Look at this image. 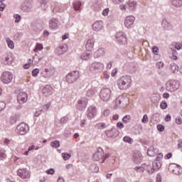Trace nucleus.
I'll use <instances>...</instances> for the list:
<instances>
[{
	"instance_id": "1",
	"label": "nucleus",
	"mask_w": 182,
	"mask_h": 182,
	"mask_svg": "<svg viewBox=\"0 0 182 182\" xmlns=\"http://www.w3.org/2000/svg\"><path fill=\"white\" fill-rule=\"evenodd\" d=\"M132 85V77L130 75H123L117 80V86L121 90L129 89Z\"/></svg>"
},
{
	"instance_id": "2",
	"label": "nucleus",
	"mask_w": 182,
	"mask_h": 182,
	"mask_svg": "<svg viewBox=\"0 0 182 182\" xmlns=\"http://www.w3.org/2000/svg\"><path fill=\"white\" fill-rule=\"evenodd\" d=\"M180 87V83L175 80H170L165 84V89L167 92H176Z\"/></svg>"
},
{
	"instance_id": "3",
	"label": "nucleus",
	"mask_w": 182,
	"mask_h": 182,
	"mask_svg": "<svg viewBox=\"0 0 182 182\" xmlns=\"http://www.w3.org/2000/svg\"><path fill=\"white\" fill-rule=\"evenodd\" d=\"M55 72V68L50 65L42 70L41 75L42 77H44V79H50V77L54 76Z\"/></svg>"
},
{
	"instance_id": "4",
	"label": "nucleus",
	"mask_w": 182,
	"mask_h": 182,
	"mask_svg": "<svg viewBox=\"0 0 182 182\" xmlns=\"http://www.w3.org/2000/svg\"><path fill=\"white\" fill-rule=\"evenodd\" d=\"M107 157H109V155H105V151H103V149L98 148L93 156V160L95 161H101V163H105V159H107Z\"/></svg>"
},
{
	"instance_id": "5",
	"label": "nucleus",
	"mask_w": 182,
	"mask_h": 182,
	"mask_svg": "<svg viewBox=\"0 0 182 182\" xmlns=\"http://www.w3.org/2000/svg\"><path fill=\"white\" fill-rule=\"evenodd\" d=\"M100 97L102 102H109L112 99V90L109 88H102L100 92Z\"/></svg>"
},
{
	"instance_id": "6",
	"label": "nucleus",
	"mask_w": 182,
	"mask_h": 182,
	"mask_svg": "<svg viewBox=\"0 0 182 182\" xmlns=\"http://www.w3.org/2000/svg\"><path fill=\"white\" fill-rule=\"evenodd\" d=\"M13 79L14 74L9 71H5L2 73L0 77L1 81L2 82V83H4V85H9V83L12 82Z\"/></svg>"
},
{
	"instance_id": "7",
	"label": "nucleus",
	"mask_w": 182,
	"mask_h": 182,
	"mask_svg": "<svg viewBox=\"0 0 182 182\" xmlns=\"http://www.w3.org/2000/svg\"><path fill=\"white\" fill-rule=\"evenodd\" d=\"M80 77V75L79 74V71L75 70L68 73L65 76V80L67 83L72 84L74 83V82H76V80H77V79H79Z\"/></svg>"
},
{
	"instance_id": "8",
	"label": "nucleus",
	"mask_w": 182,
	"mask_h": 182,
	"mask_svg": "<svg viewBox=\"0 0 182 182\" xmlns=\"http://www.w3.org/2000/svg\"><path fill=\"white\" fill-rule=\"evenodd\" d=\"M104 65L102 63L94 62L90 65L89 70L92 73H99L103 70Z\"/></svg>"
},
{
	"instance_id": "9",
	"label": "nucleus",
	"mask_w": 182,
	"mask_h": 182,
	"mask_svg": "<svg viewBox=\"0 0 182 182\" xmlns=\"http://www.w3.org/2000/svg\"><path fill=\"white\" fill-rule=\"evenodd\" d=\"M115 39L120 45H127V35L123 31H119L115 34Z\"/></svg>"
},
{
	"instance_id": "10",
	"label": "nucleus",
	"mask_w": 182,
	"mask_h": 182,
	"mask_svg": "<svg viewBox=\"0 0 182 182\" xmlns=\"http://www.w3.org/2000/svg\"><path fill=\"white\" fill-rule=\"evenodd\" d=\"M29 132V127L25 123H21L16 127V133L18 134H21V136H23Z\"/></svg>"
},
{
	"instance_id": "11",
	"label": "nucleus",
	"mask_w": 182,
	"mask_h": 182,
	"mask_svg": "<svg viewBox=\"0 0 182 182\" xmlns=\"http://www.w3.org/2000/svg\"><path fill=\"white\" fill-rule=\"evenodd\" d=\"M48 26L52 31L59 29V27L60 26V21H59V18H50L48 21Z\"/></svg>"
},
{
	"instance_id": "12",
	"label": "nucleus",
	"mask_w": 182,
	"mask_h": 182,
	"mask_svg": "<svg viewBox=\"0 0 182 182\" xmlns=\"http://www.w3.org/2000/svg\"><path fill=\"white\" fill-rule=\"evenodd\" d=\"M134 21H136V17L134 16H128L124 19V26L127 29H132L133 25H134Z\"/></svg>"
},
{
	"instance_id": "13",
	"label": "nucleus",
	"mask_w": 182,
	"mask_h": 182,
	"mask_svg": "<svg viewBox=\"0 0 182 182\" xmlns=\"http://www.w3.org/2000/svg\"><path fill=\"white\" fill-rule=\"evenodd\" d=\"M87 102L88 100L86 97H82L80 100H79L76 108L78 110H85L86 109V107L87 106Z\"/></svg>"
},
{
	"instance_id": "14",
	"label": "nucleus",
	"mask_w": 182,
	"mask_h": 182,
	"mask_svg": "<svg viewBox=\"0 0 182 182\" xmlns=\"http://www.w3.org/2000/svg\"><path fill=\"white\" fill-rule=\"evenodd\" d=\"M168 170L171 171V173H173V174H176L177 176H178L179 174H181L182 173L181 166L176 164H171L169 166Z\"/></svg>"
},
{
	"instance_id": "15",
	"label": "nucleus",
	"mask_w": 182,
	"mask_h": 182,
	"mask_svg": "<svg viewBox=\"0 0 182 182\" xmlns=\"http://www.w3.org/2000/svg\"><path fill=\"white\" fill-rule=\"evenodd\" d=\"M161 168V163H160V161H156L152 163V168L151 170H150V167H148L147 171L149 174H153V173H154L155 171H157V170H160Z\"/></svg>"
},
{
	"instance_id": "16",
	"label": "nucleus",
	"mask_w": 182,
	"mask_h": 182,
	"mask_svg": "<svg viewBox=\"0 0 182 182\" xmlns=\"http://www.w3.org/2000/svg\"><path fill=\"white\" fill-rule=\"evenodd\" d=\"M95 48V38H90L87 40L85 48L87 52H92Z\"/></svg>"
},
{
	"instance_id": "17",
	"label": "nucleus",
	"mask_w": 182,
	"mask_h": 182,
	"mask_svg": "<svg viewBox=\"0 0 182 182\" xmlns=\"http://www.w3.org/2000/svg\"><path fill=\"white\" fill-rule=\"evenodd\" d=\"M17 176L21 177V178H29V177H31L29 171L26 170V168L18 169L17 171Z\"/></svg>"
},
{
	"instance_id": "18",
	"label": "nucleus",
	"mask_w": 182,
	"mask_h": 182,
	"mask_svg": "<svg viewBox=\"0 0 182 182\" xmlns=\"http://www.w3.org/2000/svg\"><path fill=\"white\" fill-rule=\"evenodd\" d=\"M17 100L20 105H23L28 100V94L26 92H21L17 96Z\"/></svg>"
},
{
	"instance_id": "19",
	"label": "nucleus",
	"mask_w": 182,
	"mask_h": 182,
	"mask_svg": "<svg viewBox=\"0 0 182 182\" xmlns=\"http://www.w3.org/2000/svg\"><path fill=\"white\" fill-rule=\"evenodd\" d=\"M67 51H68V45L65 44L58 47L55 49V53L56 55H58V56H60V55H63L64 53H66Z\"/></svg>"
},
{
	"instance_id": "20",
	"label": "nucleus",
	"mask_w": 182,
	"mask_h": 182,
	"mask_svg": "<svg viewBox=\"0 0 182 182\" xmlns=\"http://www.w3.org/2000/svg\"><path fill=\"white\" fill-rule=\"evenodd\" d=\"M92 29L95 32H100L103 29V21H97L92 24Z\"/></svg>"
},
{
	"instance_id": "21",
	"label": "nucleus",
	"mask_w": 182,
	"mask_h": 182,
	"mask_svg": "<svg viewBox=\"0 0 182 182\" xmlns=\"http://www.w3.org/2000/svg\"><path fill=\"white\" fill-rule=\"evenodd\" d=\"M106 55V49L105 48H100L94 53L95 59H99V58H103Z\"/></svg>"
},
{
	"instance_id": "22",
	"label": "nucleus",
	"mask_w": 182,
	"mask_h": 182,
	"mask_svg": "<svg viewBox=\"0 0 182 182\" xmlns=\"http://www.w3.org/2000/svg\"><path fill=\"white\" fill-rule=\"evenodd\" d=\"M105 134L107 137L109 138H114L117 137L118 133H117V129L116 128H112L111 129H108L105 131Z\"/></svg>"
},
{
	"instance_id": "23",
	"label": "nucleus",
	"mask_w": 182,
	"mask_h": 182,
	"mask_svg": "<svg viewBox=\"0 0 182 182\" xmlns=\"http://www.w3.org/2000/svg\"><path fill=\"white\" fill-rule=\"evenodd\" d=\"M87 116L88 119H93L96 116V107H89L87 111Z\"/></svg>"
},
{
	"instance_id": "24",
	"label": "nucleus",
	"mask_w": 182,
	"mask_h": 182,
	"mask_svg": "<svg viewBox=\"0 0 182 182\" xmlns=\"http://www.w3.org/2000/svg\"><path fill=\"white\" fill-rule=\"evenodd\" d=\"M161 26L165 31H171V29H173V25H171L166 18H163Z\"/></svg>"
},
{
	"instance_id": "25",
	"label": "nucleus",
	"mask_w": 182,
	"mask_h": 182,
	"mask_svg": "<svg viewBox=\"0 0 182 182\" xmlns=\"http://www.w3.org/2000/svg\"><path fill=\"white\" fill-rule=\"evenodd\" d=\"M52 87L50 85H47L43 87L42 93L46 97L50 96V95H52Z\"/></svg>"
},
{
	"instance_id": "26",
	"label": "nucleus",
	"mask_w": 182,
	"mask_h": 182,
	"mask_svg": "<svg viewBox=\"0 0 182 182\" xmlns=\"http://www.w3.org/2000/svg\"><path fill=\"white\" fill-rule=\"evenodd\" d=\"M123 100H124V98L123 97H118L115 101V105L114 107V109H117V107H119L120 109H123V107H124V104L123 103Z\"/></svg>"
},
{
	"instance_id": "27",
	"label": "nucleus",
	"mask_w": 182,
	"mask_h": 182,
	"mask_svg": "<svg viewBox=\"0 0 182 182\" xmlns=\"http://www.w3.org/2000/svg\"><path fill=\"white\" fill-rule=\"evenodd\" d=\"M157 153H159V149H154L153 146H150L148 149L147 155L149 156V157H154Z\"/></svg>"
},
{
	"instance_id": "28",
	"label": "nucleus",
	"mask_w": 182,
	"mask_h": 182,
	"mask_svg": "<svg viewBox=\"0 0 182 182\" xmlns=\"http://www.w3.org/2000/svg\"><path fill=\"white\" fill-rule=\"evenodd\" d=\"M126 4L128 6L129 11H136V6H137V2L134 1H127Z\"/></svg>"
},
{
	"instance_id": "29",
	"label": "nucleus",
	"mask_w": 182,
	"mask_h": 182,
	"mask_svg": "<svg viewBox=\"0 0 182 182\" xmlns=\"http://www.w3.org/2000/svg\"><path fill=\"white\" fill-rule=\"evenodd\" d=\"M152 52L154 55V60H159V59H160V55H159V52H160V49H159V47L154 46L152 48Z\"/></svg>"
},
{
	"instance_id": "30",
	"label": "nucleus",
	"mask_w": 182,
	"mask_h": 182,
	"mask_svg": "<svg viewBox=\"0 0 182 182\" xmlns=\"http://www.w3.org/2000/svg\"><path fill=\"white\" fill-rule=\"evenodd\" d=\"M150 167L149 165L144 164L141 166H136L134 169L135 171H137V173H143L145 170H147Z\"/></svg>"
},
{
	"instance_id": "31",
	"label": "nucleus",
	"mask_w": 182,
	"mask_h": 182,
	"mask_svg": "<svg viewBox=\"0 0 182 182\" xmlns=\"http://www.w3.org/2000/svg\"><path fill=\"white\" fill-rule=\"evenodd\" d=\"M134 161L135 163H140L141 160H143V156H141V153L140 152H136L134 154Z\"/></svg>"
},
{
	"instance_id": "32",
	"label": "nucleus",
	"mask_w": 182,
	"mask_h": 182,
	"mask_svg": "<svg viewBox=\"0 0 182 182\" xmlns=\"http://www.w3.org/2000/svg\"><path fill=\"white\" fill-rule=\"evenodd\" d=\"M169 69L173 73H178L179 68L178 65H177V64H176L175 63H171L170 64Z\"/></svg>"
},
{
	"instance_id": "33",
	"label": "nucleus",
	"mask_w": 182,
	"mask_h": 182,
	"mask_svg": "<svg viewBox=\"0 0 182 182\" xmlns=\"http://www.w3.org/2000/svg\"><path fill=\"white\" fill-rule=\"evenodd\" d=\"M171 4L173 6H175L176 8H181L182 0H171Z\"/></svg>"
},
{
	"instance_id": "34",
	"label": "nucleus",
	"mask_w": 182,
	"mask_h": 182,
	"mask_svg": "<svg viewBox=\"0 0 182 182\" xmlns=\"http://www.w3.org/2000/svg\"><path fill=\"white\" fill-rule=\"evenodd\" d=\"M82 2L80 1H75L73 4V8L75 11H82Z\"/></svg>"
},
{
	"instance_id": "35",
	"label": "nucleus",
	"mask_w": 182,
	"mask_h": 182,
	"mask_svg": "<svg viewBox=\"0 0 182 182\" xmlns=\"http://www.w3.org/2000/svg\"><path fill=\"white\" fill-rule=\"evenodd\" d=\"M96 92H97V90H96V88H91L87 90V96H88L89 97H92V96H95V95H96Z\"/></svg>"
},
{
	"instance_id": "36",
	"label": "nucleus",
	"mask_w": 182,
	"mask_h": 182,
	"mask_svg": "<svg viewBox=\"0 0 182 182\" xmlns=\"http://www.w3.org/2000/svg\"><path fill=\"white\" fill-rule=\"evenodd\" d=\"M90 58V53H86V52L83 53L80 56V59H82V60H87Z\"/></svg>"
},
{
	"instance_id": "37",
	"label": "nucleus",
	"mask_w": 182,
	"mask_h": 182,
	"mask_svg": "<svg viewBox=\"0 0 182 182\" xmlns=\"http://www.w3.org/2000/svg\"><path fill=\"white\" fill-rule=\"evenodd\" d=\"M51 147H54V149H58V147H60V144L59 141L55 140L50 143Z\"/></svg>"
},
{
	"instance_id": "38",
	"label": "nucleus",
	"mask_w": 182,
	"mask_h": 182,
	"mask_svg": "<svg viewBox=\"0 0 182 182\" xmlns=\"http://www.w3.org/2000/svg\"><path fill=\"white\" fill-rule=\"evenodd\" d=\"M6 43L10 49H14V48H15V44L14 43V41H12L11 39L7 38Z\"/></svg>"
},
{
	"instance_id": "39",
	"label": "nucleus",
	"mask_w": 182,
	"mask_h": 182,
	"mask_svg": "<svg viewBox=\"0 0 182 182\" xmlns=\"http://www.w3.org/2000/svg\"><path fill=\"white\" fill-rule=\"evenodd\" d=\"M41 6L43 11H46V9H48V1L43 0Z\"/></svg>"
},
{
	"instance_id": "40",
	"label": "nucleus",
	"mask_w": 182,
	"mask_h": 182,
	"mask_svg": "<svg viewBox=\"0 0 182 182\" xmlns=\"http://www.w3.org/2000/svg\"><path fill=\"white\" fill-rule=\"evenodd\" d=\"M97 129H99L100 130H103V129H106L107 126L106 124L103 122H100L97 124L96 125Z\"/></svg>"
},
{
	"instance_id": "41",
	"label": "nucleus",
	"mask_w": 182,
	"mask_h": 182,
	"mask_svg": "<svg viewBox=\"0 0 182 182\" xmlns=\"http://www.w3.org/2000/svg\"><path fill=\"white\" fill-rule=\"evenodd\" d=\"M6 159V154H5V150L0 149V160H5Z\"/></svg>"
},
{
	"instance_id": "42",
	"label": "nucleus",
	"mask_w": 182,
	"mask_h": 182,
	"mask_svg": "<svg viewBox=\"0 0 182 182\" xmlns=\"http://www.w3.org/2000/svg\"><path fill=\"white\" fill-rule=\"evenodd\" d=\"M43 49V46L41 43H37L34 49V52H39Z\"/></svg>"
},
{
	"instance_id": "43",
	"label": "nucleus",
	"mask_w": 182,
	"mask_h": 182,
	"mask_svg": "<svg viewBox=\"0 0 182 182\" xmlns=\"http://www.w3.org/2000/svg\"><path fill=\"white\" fill-rule=\"evenodd\" d=\"M72 156V155H70V154L68 153H63L62 154V157L63 159V160H69V159H70V157Z\"/></svg>"
},
{
	"instance_id": "44",
	"label": "nucleus",
	"mask_w": 182,
	"mask_h": 182,
	"mask_svg": "<svg viewBox=\"0 0 182 182\" xmlns=\"http://www.w3.org/2000/svg\"><path fill=\"white\" fill-rule=\"evenodd\" d=\"M130 119H132L130 115H126L122 118V122L123 123H129V122H130Z\"/></svg>"
},
{
	"instance_id": "45",
	"label": "nucleus",
	"mask_w": 182,
	"mask_h": 182,
	"mask_svg": "<svg viewBox=\"0 0 182 182\" xmlns=\"http://www.w3.org/2000/svg\"><path fill=\"white\" fill-rule=\"evenodd\" d=\"M123 141L125 143H129V144H132V143H133V139H132V138H130L129 136H124Z\"/></svg>"
},
{
	"instance_id": "46",
	"label": "nucleus",
	"mask_w": 182,
	"mask_h": 182,
	"mask_svg": "<svg viewBox=\"0 0 182 182\" xmlns=\"http://www.w3.org/2000/svg\"><path fill=\"white\" fill-rule=\"evenodd\" d=\"M32 150H35V145H32L31 146H29L28 149V151L24 153V156H28L29 151H32Z\"/></svg>"
},
{
	"instance_id": "47",
	"label": "nucleus",
	"mask_w": 182,
	"mask_h": 182,
	"mask_svg": "<svg viewBox=\"0 0 182 182\" xmlns=\"http://www.w3.org/2000/svg\"><path fill=\"white\" fill-rule=\"evenodd\" d=\"M53 14H58L59 12H62V9H60V7L55 6L53 9Z\"/></svg>"
},
{
	"instance_id": "48",
	"label": "nucleus",
	"mask_w": 182,
	"mask_h": 182,
	"mask_svg": "<svg viewBox=\"0 0 182 182\" xmlns=\"http://www.w3.org/2000/svg\"><path fill=\"white\" fill-rule=\"evenodd\" d=\"M156 68H158V69H163V68H164V63L160 61V62H157L156 63Z\"/></svg>"
},
{
	"instance_id": "49",
	"label": "nucleus",
	"mask_w": 182,
	"mask_h": 182,
	"mask_svg": "<svg viewBox=\"0 0 182 182\" xmlns=\"http://www.w3.org/2000/svg\"><path fill=\"white\" fill-rule=\"evenodd\" d=\"M9 123L11 124H15L16 123V116H12L9 119Z\"/></svg>"
},
{
	"instance_id": "50",
	"label": "nucleus",
	"mask_w": 182,
	"mask_h": 182,
	"mask_svg": "<svg viewBox=\"0 0 182 182\" xmlns=\"http://www.w3.org/2000/svg\"><path fill=\"white\" fill-rule=\"evenodd\" d=\"M14 18L16 19V23H18V22H21V16L19 14H14Z\"/></svg>"
},
{
	"instance_id": "51",
	"label": "nucleus",
	"mask_w": 182,
	"mask_h": 182,
	"mask_svg": "<svg viewBox=\"0 0 182 182\" xmlns=\"http://www.w3.org/2000/svg\"><path fill=\"white\" fill-rule=\"evenodd\" d=\"M38 75H39V69L36 68V69L33 70L32 75L33 76V77H36V76H38Z\"/></svg>"
},
{
	"instance_id": "52",
	"label": "nucleus",
	"mask_w": 182,
	"mask_h": 182,
	"mask_svg": "<svg viewBox=\"0 0 182 182\" xmlns=\"http://www.w3.org/2000/svg\"><path fill=\"white\" fill-rule=\"evenodd\" d=\"M46 174L53 176V174H55V169L50 168V169L46 171Z\"/></svg>"
},
{
	"instance_id": "53",
	"label": "nucleus",
	"mask_w": 182,
	"mask_h": 182,
	"mask_svg": "<svg viewBox=\"0 0 182 182\" xmlns=\"http://www.w3.org/2000/svg\"><path fill=\"white\" fill-rule=\"evenodd\" d=\"M172 59L173 60H177V50H173L172 51Z\"/></svg>"
},
{
	"instance_id": "54",
	"label": "nucleus",
	"mask_w": 182,
	"mask_h": 182,
	"mask_svg": "<svg viewBox=\"0 0 182 182\" xmlns=\"http://www.w3.org/2000/svg\"><path fill=\"white\" fill-rule=\"evenodd\" d=\"M142 123H149V117H147V114H144L142 119H141Z\"/></svg>"
},
{
	"instance_id": "55",
	"label": "nucleus",
	"mask_w": 182,
	"mask_h": 182,
	"mask_svg": "<svg viewBox=\"0 0 182 182\" xmlns=\"http://www.w3.org/2000/svg\"><path fill=\"white\" fill-rule=\"evenodd\" d=\"M123 2H124V0H112V3L114 4V5H120L123 4Z\"/></svg>"
},
{
	"instance_id": "56",
	"label": "nucleus",
	"mask_w": 182,
	"mask_h": 182,
	"mask_svg": "<svg viewBox=\"0 0 182 182\" xmlns=\"http://www.w3.org/2000/svg\"><path fill=\"white\" fill-rule=\"evenodd\" d=\"M160 107L161 109H162L163 110L167 109V102H162L160 105Z\"/></svg>"
},
{
	"instance_id": "57",
	"label": "nucleus",
	"mask_w": 182,
	"mask_h": 182,
	"mask_svg": "<svg viewBox=\"0 0 182 182\" xmlns=\"http://www.w3.org/2000/svg\"><path fill=\"white\" fill-rule=\"evenodd\" d=\"M119 9L121 11H126L127 9V6L126 4H119Z\"/></svg>"
},
{
	"instance_id": "58",
	"label": "nucleus",
	"mask_w": 182,
	"mask_h": 182,
	"mask_svg": "<svg viewBox=\"0 0 182 182\" xmlns=\"http://www.w3.org/2000/svg\"><path fill=\"white\" fill-rule=\"evenodd\" d=\"M110 114V110L109 109H105L103 112V115L105 116V117H107V116H109Z\"/></svg>"
},
{
	"instance_id": "59",
	"label": "nucleus",
	"mask_w": 182,
	"mask_h": 182,
	"mask_svg": "<svg viewBox=\"0 0 182 182\" xmlns=\"http://www.w3.org/2000/svg\"><path fill=\"white\" fill-rule=\"evenodd\" d=\"M175 48L177 49V50H180V49H181V48H182L181 43H176L175 44Z\"/></svg>"
},
{
	"instance_id": "60",
	"label": "nucleus",
	"mask_w": 182,
	"mask_h": 182,
	"mask_svg": "<svg viewBox=\"0 0 182 182\" xmlns=\"http://www.w3.org/2000/svg\"><path fill=\"white\" fill-rule=\"evenodd\" d=\"M108 14H109V9L107 8L103 10L102 15L103 16H107Z\"/></svg>"
},
{
	"instance_id": "61",
	"label": "nucleus",
	"mask_w": 182,
	"mask_h": 182,
	"mask_svg": "<svg viewBox=\"0 0 182 182\" xmlns=\"http://www.w3.org/2000/svg\"><path fill=\"white\" fill-rule=\"evenodd\" d=\"M157 129H158L159 132H164V126H163L161 124H159L157 126Z\"/></svg>"
},
{
	"instance_id": "62",
	"label": "nucleus",
	"mask_w": 182,
	"mask_h": 182,
	"mask_svg": "<svg viewBox=\"0 0 182 182\" xmlns=\"http://www.w3.org/2000/svg\"><path fill=\"white\" fill-rule=\"evenodd\" d=\"M161 159H163V154H161V153L158 154V155L156 156V161H160L161 160Z\"/></svg>"
},
{
	"instance_id": "63",
	"label": "nucleus",
	"mask_w": 182,
	"mask_h": 182,
	"mask_svg": "<svg viewBox=\"0 0 182 182\" xmlns=\"http://www.w3.org/2000/svg\"><path fill=\"white\" fill-rule=\"evenodd\" d=\"M176 124H181V123H182L181 117L176 118Z\"/></svg>"
},
{
	"instance_id": "64",
	"label": "nucleus",
	"mask_w": 182,
	"mask_h": 182,
	"mask_svg": "<svg viewBox=\"0 0 182 182\" xmlns=\"http://www.w3.org/2000/svg\"><path fill=\"white\" fill-rule=\"evenodd\" d=\"M117 127H118V129H123V127H124V125L122 122H118L117 124Z\"/></svg>"
}]
</instances>
